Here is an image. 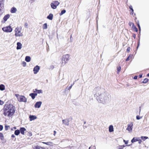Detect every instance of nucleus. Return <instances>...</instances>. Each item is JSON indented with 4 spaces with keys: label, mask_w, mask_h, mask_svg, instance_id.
Wrapping results in <instances>:
<instances>
[{
    "label": "nucleus",
    "mask_w": 149,
    "mask_h": 149,
    "mask_svg": "<svg viewBox=\"0 0 149 149\" xmlns=\"http://www.w3.org/2000/svg\"><path fill=\"white\" fill-rule=\"evenodd\" d=\"M130 10L131 11V14L133 15L134 13V10L133 9L131 5L129 6V7Z\"/></svg>",
    "instance_id": "25"
},
{
    "label": "nucleus",
    "mask_w": 149,
    "mask_h": 149,
    "mask_svg": "<svg viewBox=\"0 0 149 149\" xmlns=\"http://www.w3.org/2000/svg\"><path fill=\"white\" fill-rule=\"evenodd\" d=\"M31 60V58L30 56H26L25 58V61L27 62H29Z\"/></svg>",
    "instance_id": "20"
},
{
    "label": "nucleus",
    "mask_w": 149,
    "mask_h": 149,
    "mask_svg": "<svg viewBox=\"0 0 149 149\" xmlns=\"http://www.w3.org/2000/svg\"><path fill=\"white\" fill-rule=\"evenodd\" d=\"M132 36L134 38V39H135L136 38V35L134 33L133 34Z\"/></svg>",
    "instance_id": "51"
},
{
    "label": "nucleus",
    "mask_w": 149,
    "mask_h": 149,
    "mask_svg": "<svg viewBox=\"0 0 149 149\" xmlns=\"http://www.w3.org/2000/svg\"><path fill=\"white\" fill-rule=\"evenodd\" d=\"M93 93L94 97L99 102L106 104L108 102V93L104 91L100 87L95 88L93 90Z\"/></svg>",
    "instance_id": "1"
},
{
    "label": "nucleus",
    "mask_w": 149,
    "mask_h": 149,
    "mask_svg": "<svg viewBox=\"0 0 149 149\" xmlns=\"http://www.w3.org/2000/svg\"><path fill=\"white\" fill-rule=\"evenodd\" d=\"M17 9L15 7H13L11 9L10 12L12 13H15L17 11Z\"/></svg>",
    "instance_id": "18"
},
{
    "label": "nucleus",
    "mask_w": 149,
    "mask_h": 149,
    "mask_svg": "<svg viewBox=\"0 0 149 149\" xmlns=\"http://www.w3.org/2000/svg\"><path fill=\"white\" fill-rule=\"evenodd\" d=\"M131 24H132V28L134 29V31L136 32H137L138 31V29L135 26L134 24L132 22H129V25L130 26H131Z\"/></svg>",
    "instance_id": "11"
},
{
    "label": "nucleus",
    "mask_w": 149,
    "mask_h": 149,
    "mask_svg": "<svg viewBox=\"0 0 149 149\" xmlns=\"http://www.w3.org/2000/svg\"><path fill=\"white\" fill-rule=\"evenodd\" d=\"M136 24H137V26L138 27L139 30V33L140 34V33H141V27H140V24H139V20H138Z\"/></svg>",
    "instance_id": "26"
},
{
    "label": "nucleus",
    "mask_w": 149,
    "mask_h": 149,
    "mask_svg": "<svg viewBox=\"0 0 149 149\" xmlns=\"http://www.w3.org/2000/svg\"><path fill=\"white\" fill-rule=\"evenodd\" d=\"M53 15L52 13H50L49 15L47 16V18L48 19L50 20H52L53 19Z\"/></svg>",
    "instance_id": "19"
},
{
    "label": "nucleus",
    "mask_w": 149,
    "mask_h": 149,
    "mask_svg": "<svg viewBox=\"0 0 149 149\" xmlns=\"http://www.w3.org/2000/svg\"><path fill=\"white\" fill-rule=\"evenodd\" d=\"M89 149H96L95 146H91L89 147Z\"/></svg>",
    "instance_id": "39"
},
{
    "label": "nucleus",
    "mask_w": 149,
    "mask_h": 149,
    "mask_svg": "<svg viewBox=\"0 0 149 149\" xmlns=\"http://www.w3.org/2000/svg\"><path fill=\"white\" fill-rule=\"evenodd\" d=\"M63 123L65 125L68 126L69 125L70 118H66L62 120Z\"/></svg>",
    "instance_id": "10"
},
{
    "label": "nucleus",
    "mask_w": 149,
    "mask_h": 149,
    "mask_svg": "<svg viewBox=\"0 0 149 149\" xmlns=\"http://www.w3.org/2000/svg\"><path fill=\"white\" fill-rule=\"evenodd\" d=\"M138 143H139V144H141L142 142V141L141 139H138Z\"/></svg>",
    "instance_id": "49"
},
{
    "label": "nucleus",
    "mask_w": 149,
    "mask_h": 149,
    "mask_svg": "<svg viewBox=\"0 0 149 149\" xmlns=\"http://www.w3.org/2000/svg\"><path fill=\"white\" fill-rule=\"evenodd\" d=\"M39 147V146H36V149H38V148Z\"/></svg>",
    "instance_id": "59"
},
{
    "label": "nucleus",
    "mask_w": 149,
    "mask_h": 149,
    "mask_svg": "<svg viewBox=\"0 0 149 149\" xmlns=\"http://www.w3.org/2000/svg\"><path fill=\"white\" fill-rule=\"evenodd\" d=\"M69 55L67 54L63 55L62 57V61H64V64H65L69 60Z\"/></svg>",
    "instance_id": "6"
},
{
    "label": "nucleus",
    "mask_w": 149,
    "mask_h": 149,
    "mask_svg": "<svg viewBox=\"0 0 149 149\" xmlns=\"http://www.w3.org/2000/svg\"><path fill=\"white\" fill-rule=\"evenodd\" d=\"M138 38H139V39L138 40V41L137 42V45L136 47V50L138 49L140 45V35H139Z\"/></svg>",
    "instance_id": "27"
},
{
    "label": "nucleus",
    "mask_w": 149,
    "mask_h": 149,
    "mask_svg": "<svg viewBox=\"0 0 149 149\" xmlns=\"http://www.w3.org/2000/svg\"><path fill=\"white\" fill-rule=\"evenodd\" d=\"M136 119L137 120H140V119L142 118V117H140L139 115H137L136 116Z\"/></svg>",
    "instance_id": "40"
},
{
    "label": "nucleus",
    "mask_w": 149,
    "mask_h": 149,
    "mask_svg": "<svg viewBox=\"0 0 149 149\" xmlns=\"http://www.w3.org/2000/svg\"><path fill=\"white\" fill-rule=\"evenodd\" d=\"M13 128H14V129H16L17 128L16 127H14L13 128H11V130H13Z\"/></svg>",
    "instance_id": "58"
},
{
    "label": "nucleus",
    "mask_w": 149,
    "mask_h": 149,
    "mask_svg": "<svg viewBox=\"0 0 149 149\" xmlns=\"http://www.w3.org/2000/svg\"><path fill=\"white\" fill-rule=\"evenodd\" d=\"M32 1V2H33L35 0H31Z\"/></svg>",
    "instance_id": "62"
},
{
    "label": "nucleus",
    "mask_w": 149,
    "mask_h": 149,
    "mask_svg": "<svg viewBox=\"0 0 149 149\" xmlns=\"http://www.w3.org/2000/svg\"><path fill=\"white\" fill-rule=\"evenodd\" d=\"M74 83H73V84H71L70 86L69 87H67L66 88V89H68V90H70L71 89V88L72 87V86L74 85Z\"/></svg>",
    "instance_id": "37"
},
{
    "label": "nucleus",
    "mask_w": 149,
    "mask_h": 149,
    "mask_svg": "<svg viewBox=\"0 0 149 149\" xmlns=\"http://www.w3.org/2000/svg\"><path fill=\"white\" fill-rule=\"evenodd\" d=\"M4 137L3 133L0 132V139L1 140H3L4 139Z\"/></svg>",
    "instance_id": "31"
},
{
    "label": "nucleus",
    "mask_w": 149,
    "mask_h": 149,
    "mask_svg": "<svg viewBox=\"0 0 149 149\" xmlns=\"http://www.w3.org/2000/svg\"><path fill=\"white\" fill-rule=\"evenodd\" d=\"M10 17V15L9 14H7L3 18V20L1 21L2 23H5L7 19L9 18Z\"/></svg>",
    "instance_id": "9"
},
{
    "label": "nucleus",
    "mask_w": 149,
    "mask_h": 149,
    "mask_svg": "<svg viewBox=\"0 0 149 149\" xmlns=\"http://www.w3.org/2000/svg\"><path fill=\"white\" fill-rule=\"evenodd\" d=\"M38 149H45V148H43L42 147H39L38 148Z\"/></svg>",
    "instance_id": "54"
},
{
    "label": "nucleus",
    "mask_w": 149,
    "mask_h": 149,
    "mask_svg": "<svg viewBox=\"0 0 149 149\" xmlns=\"http://www.w3.org/2000/svg\"><path fill=\"white\" fill-rule=\"evenodd\" d=\"M121 69V68L120 65H118L117 68V74H118L119 72H120Z\"/></svg>",
    "instance_id": "33"
},
{
    "label": "nucleus",
    "mask_w": 149,
    "mask_h": 149,
    "mask_svg": "<svg viewBox=\"0 0 149 149\" xmlns=\"http://www.w3.org/2000/svg\"><path fill=\"white\" fill-rule=\"evenodd\" d=\"M19 28L18 27L15 29V36L16 37L22 36L23 35L22 33H21V31L19 30Z\"/></svg>",
    "instance_id": "5"
},
{
    "label": "nucleus",
    "mask_w": 149,
    "mask_h": 149,
    "mask_svg": "<svg viewBox=\"0 0 149 149\" xmlns=\"http://www.w3.org/2000/svg\"><path fill=\"white\" fill-rule=\"evenodd\" d=\"M10 127L9 125H5V130H8V128H10Z\"/></svg>",
    "instance_id": "38"
},
{
    "label": "nucleus",
    "mask_w": 149,
    "mask_h": 149,
    "mask_svg": "<svg viewBox=\"0 0 149 149\" xmlns=\"http://www.w3.org/2000/svg\"><path fill=\"white\" fill-rule=\"evenodd\" d=\"M137 78L138 76L136 75H135L133 79H137Z\"/></svg>",
    "instance_id": "48"
},
{
    "label": "nucleus",
    "mask_w": 149,
    "mask_h": 149,
    "mask_svg": "<svg viewBox=\"0 0 149 149\" xmlns=\"http://www.w3.org/2000/svg\"><path fill=\"white\" fill-rule=\"evenodd\" d=\"M122 146H120L117 149H123L122 147Z\"/></svg>",
    "instance_id": "53"
},
{
    "label": "nucleus",
    "mask_w": 149,
    "mask_h": 149,
    "mask_svg": "<svg viewBox=\"0 0 149 149\" xmlns=\"http://www.w3.org/2000/svg\"><path fill=\"white\" fill-rule=\"evenodd\" d=\"M20 131V133L22 135L24 134V132L26 131V129L24 127H21L20 128V130H19Z\"/></svg>",
    "instance_id": "15"
},
{
    "label": "nucleus",
    "mask_w": 149,
    "mask_h": 149,
    "mask_svg": "<svg viewBox=\"0 0 149 149\" xmlns=\"http://www.w3.org/2000/svg\"><path fill=\"white\" fill-rule=\"evenodd\" d=\"M3 128V127L2 125H0V131L2 130Z\"/></svg>",
    "instance_id": "43"
},
{
    "label": "nucleus",
    "mask_w": 149,
    "mask_h": 149,
    "mask_svg": "<svg viewBox=\"0 0 149 149\" xmlns=\"http://www.w3.org/2000/svg\"><path fill=\"white\" fill-rule=\"evenodd\" d=\"M56 132L55 131H54V136H55V134H56Z\"/></svg>",
    "instance_id": "56"
},
{
    "label": "nucleus",
    "mask_w": 149,
    "mask_h": 149,
    "mask_svg": "<svg viewBox=\"0 0 149 149\" xmlns=\"http://www.w3.org/2000/svg\"><path fill=\"white\" fill-rule=\"evenodd\" d=\"M147 76H148V77H149V73H148V74H147Z\"/></svg>",
    "instance_id": "63"
},
{
    "label": "nucleus",
    "mask_w": 149,
    "mask_h": 149,
    "mask_svg": "<svg viewBox=\"0 0 149 149\" xmlns=\"http://www.w3.org/2000/svg\"><path fill=\"white\" fill-rule=\"evenodd\" d=\"M4 103V102L0 100V105H2Z\"/></svg>",
    "instance_id": "45"
},
{
    "label": "nucleus",
    "mask_w": 149,
    "mask_h": 149,
    "mask_svg": "<svg viewBox=\"0 0 149 149\" xmlns=\"http://www.w3.org/2000/svg\"><path fill=\"white\" fill-rule=\"evenodd\" d=\"M109 130L110 132H111L113 131V127L112 125H110L109 127Z\"/></svg>",
    "instance_id": "17"
},
{
    "label": "nucleus",
    "mask_w": 149,
    "mask_h": 149,
    "mask_svg": "<svg viewBox=\"0 0 149 149\" xmlns=\"http://www.w3.org/2000/svg\"><path fill=\"white\" fill-rule=\"evenodd\" d=\"M4 1V0H0V3H3Z\"/></svg>",
    "instance_id": "52"
},
{
    "label": "nucleus",
    "mask_w": 149,
    "mask_h": 149,
    "mask_svg": "<svg viewBox=\"0 0 149 149\" xmlns=\"http://www.w3.org/2000/svg\"><path fill=\"white\" fill-rule=\"evenodd\" d=\"M40 69V67L38 65L35 66L33 69L34 73L36 74L39 72Z\"/></svg>",
    "instance_id": "8"
},
{
    "label": "nucleus",
    "mask_w": 149,
    "mask_h": 149,
    "mask_svg": "<svg viewBox=\"0 0 149 149\" xmlns=\"http://www.w3.org/2000/svg\"><path fill=\"white\" fill-rule=\"evenodd\" d=\"M43 143L47 145L52 146L53 144L52 142H43Z\"/></svg>",
    "instance_id": "28"
},
{
    "label": "nucleus",
    "mask_w": 149,
    "mask_h": 149,
    "mask_svg": "<svg viewBox=\"0 0 149 149\" xmlns=\"http://www.w3.org/2000/svg\"><path fill=\"white\" fill-rule=\"evenodd\" d=\"M37 117L35 115H30L29 116L30 120L31 121L34 120L37 118Z\"/></svg>",
    "instance_id": "16"
},
{
    "label": "nucleus",
    "mask_w": 149,
    "mask_h": 149,
    "mask_svg": "<svg viewBox=\"0 0 149 149\" xmlns=\"http://www.w3.org/2000/svg\"><path fill=\"white\" fill-rule=\"evenodd\" d=\"M2 30L5 32L10 33L12 31L13 29L10 25H9L2 28Z\"/></svg>",
    "instance_id": "3"
},
{
    "label": "nucleus",
    "mask_w": 149,
    "mask_h": 149,
    "mask_svg": "<svg viewBox=\"0 0 149 149\" xmlns=\"http://www.w3.org/2000/svg\"><path fill=\"white\" fill-rule=\"evenodd\" d=\"M28 24L27 22H25L24 24V26L25 28H28Z\"/></svg>",
    "instance_id": "46"
},
{
    "label": "nucleus",
    "mask_w": 149,
    "mask_h": 149,
    "mask_svg": "<svg viewBox=\"0 0 149 149\" xmlns=\"http://www.w3.org/2000/svg\"><path fill=\"white\" fill-rule=\"evenodd\" d=\"M130 47H128L127 50H126V51H127V52H129L130 51Z\"/></svg>",
    "instance_id": "44"
},
{
    "label": "nucleus",
    "mask_w": 149,
    "mask_h": 149,
    "mask_svg": "<svg viewBox=\"0 0 149 149\" xmlns=\"http://www.w3.org/2000/svg\"><path fill=\"white\" fill-rule=\"evenodd\" d=\"M148 80H149L148 78H146L144 79L143 81L142 82V83H146L148 81Z\"/></svg>",
    "instance_id": "35"
},
{
    "label": "nucleus",
    "mask_w": 149,
    "mask_h": 149,
    "mask_svg": "<svg viewBox=\"0 0 149 149\" xmlns=\"http://www.w3.org/2000/svg\"><path fill=\"white\" fill-rule=\"evenodd\" d=\"M15 96L17 98V100H18V98L19 97V96H20L18 94H15Z\"/></svg>",
    "instance_id": "47"
},
{
    "label": "nucleus",
    "mask_w": 149,
    "mask_h": 149,
    "mask_svg": "<svg viewBox=\"0 0 149 149\" xmlns=\"http://www.w3.org/2000/svg\"><path fill=\"white\" fill-rule=\"evenodd\" d=\"M32 135V134L31 133H30L29 134V136H31Z\"/></svg>",
    "instance_id": "60"
},
{
    "label": "nucleus",
    "mask_w": 149,
    "mask_h": 149,
    "mask_svg": "<svg viewBox=\"0 0 149 149\" xmlns=\"http://www.w3.org/2000/svg\"><path fill=\"white\" fill-rule=\"evenodd\" d=\"M29 95L31 97L32 99L33 100L35 98L34 94V93H31L29 94Z\"/></svg>",
    "instance_id": "29"
},
{
    "label": "nucleus",
    "mask_w": 149,
    "mask_h": 149,
    "mask_svg": "<svg viewBox=\"0 0 149 149\" xmlns=\"http://www.w3.org/2000/svg\"><path fill=\"white\" fill-rule=\"evenodd\" d=\"M97 19H98V18L97 17V16L96 17V20H97Z\"/></svg>",
    "instance_id": "61"
},
{
    "label": "nucleus",
    "mask_w": 149,
    "mask_h": 149,
    "mask_svg": "<svg viewBox=\"0 0 149 149\" xmlns=\"http://www.w3.org/2000/svg\"><path fill=\"white\" fill-rule=\"evenodd\" d=\"M123 142L125 144H127L128 143V141H126L125 140H123Z\"/></svg>",
    "instance_id": "42"
},
{
    "label": "nucleus",
    "mask_w": 149,
    "mask_h": 149,
    "mask_svg": "<svg viewBox=\"0 0 149 149\" xmlns=\"http://www.w3.org/2000/svg\"><path fill=\"white\" fill-rule=\"evenodd\" d=\"M133 125V124H132V125L131 124H128L126 130L128 131L129 132H130V131L131 132L132 129Z\"/></svg>",
    "instance_id": "13"
},
{
    "label": "nucleus",
    "mask_w": 149,
    "mask_h": 149,
    "mask_svg": "<svg viewBox=\"0 0 149 149\" xmlns=\"http://www.w3.org/2000/svg\"><path fill=\"white\" fill-rule=\"evenodd\" d=\"M17 46L16 49L17 50L20 49H21L22 45L20 42H18L17 43Z\"/></svg>",
    "instance_id": "14"
},
{
    "label": "nucleus",
    "mask_w": 149,
    "mask_h": 149,
    "mask_svg": "<svg viewBox=\"0 0 149 149\" xmlns=\"http://www.w3.org/2000/svg\"><path fill=\"white\" fill-rule=\"evenodd\" d=\"M47 28V24L46 23H45L43 25V29H46Z\"/></svg>",
    "instance_id": "32"
},
{
    "label": "nucleus",
    "mask_w": 149,
    "mask_h": 149,
    "mask_svg": "<svg viewBox=\"0 0 149 149\" xmlns=\"http://www.w3.org/2000/svg\"><path fill=\"white\" fill-rule=\"evenodd\" d=\"M139 139L138 137H134L131 140V142L132 143H133L136 141H138Z\"/></svg>",
    "instance_id": "21"
},
{
    "label": "nucleus",
    "mask_w": 149,
    "mask_h": 149,
    "mask_svg": "<svg viewBox=\"0 0 149 149\" xmlns=\"http://www.w3.org/2000/svg\"><path fill=\"white\" fill-rule=\"evenodd\" d=\"M142 75H143L142 74H139V78H142Z\"/></svg>",
    "instance_id": "50"
},
{
    "label": "nucleus",
    "mask_w": 149,
    "mask_h": 149,
    "mask_svg": "<svg viewBox=\"0 0 149 149\" xmlns=\"http://www.w3.org/2000/svg\"><path fill=\"white\" fill-rule=\"evenodd\" d=\"M11 137L13 138H15V136L14 134H12L11 135Z\"/></svg>",
    "instance_id": "55"
},
{
    "label": "nucleus",
    "mask_w": 149,
    "mask_h": 149,
    "mask_svg": "<svg viewBox=\"0 0 149 149\" xmlns=\"http://www.w3.org/2000/svg\"><path fill=\"white\" fill-rule=\"evenodd\" d=\"M35 90V91H33L34 93L36 92L37 93H42V90H38L37 89H36Z\"/></svg>",
    "instance_id": "24"
},
{
    "label": "nucleus",
    "mask_w": 149,
    "mask_h": 149,
    "mask_svg": "<svg viewBox=\"0 0 149 149\" xmlns=\"http://www.w3.org/2000/svg\"><path fill=\"white\" fill-rule=\"evenodd\" d=\"M133 55L132 54H130V55L128 56V57L126 59L125 61H127L129 60H130V57H131V58H132V57L133 56Z\"/></svg>",
    "instance_id": "34"
},
{
    "label": "nucleus",
    "mask_w": 149,
    "mask_h": 149,
    "mask_svg": "<svg viewBox=\"0 0 149 149\" xmlns=\"http://www.w3.org/2000/svg\"><path fill=\"white\" fill-rule=\"evenodd\" d=\"M141 138L143 141H145L146 139H148V137L146 136H141Z\"/></svg>",
    "instance_id": "36"
},
{
    "label": "nucleus",
    "mask_w": 149,
    "mask_h": 149,
    "mask_svg": "<svg viewBox=\"0 0 149 149\" xmlns=\"http://www.w3.org/2000/svg\"><path fill=\"white\" fill-rule=\"evenodd\" d=\"M26 63L25 61H23L22 62V65L23 67H25L26 65Z\"/></svg>",
    "instance_id": "41"
},
{
    "label": "nucleus",
    "mask_w": 149,
    "mask_h": 149,
    "mask_svg": "<svg viewBox=\"0 0 149 149\" xmlns=\"http://www.w3.org/2000/svg\"><path fill=\"white\" fill-rule=\"evenodd\" d=\"M5 86L3 84L0 85V90L3 91L5 89Z\"/></svg>",
    "instance_id": "23"
},
{
    "label": "nucleus",
    "mask_w": 149,
    "mask_h": 149,
    "mask_svg": "<svg viewBox=\"0 0 149 149\" xmlns=\"http://www.w3.org/2000/svg\"><path fill=\"white\" fill-rule=\"evenodd\" d=\"M65 12H66V10L65 9H63L61 11V12L60 13H59V15L60 16H61L62 15H63V14L65 13Z\"/></svg>",
    "instance_id": "30"
},
{
    "label": "nucleus",
    "mask_w": 149,
    "mask_h": 149,
    "mask_svg": "<svg viewBox=\"0 0 149 149\" xmlns=\"http://www.w3.org/2000/svg\"><path fill=\"white\" fill-rule=\"evenodd\" d=\"M20 133V131L19 130H15L14 132V134L16 136L18 135Z\"/></svg>",
    "instance_id": "22"
},
{
    "label": "nucleus",
    "mask_w": 149,
    "mask_h": 149,
    "mask_svg": "<svg viewBox=\"0 0 149 149\" xmlns=\"http://www.w3.org/2000/svg\"><path fill=\"white\" fill-rule=\"evenodd\" d=\"M3 114L5 116L11 117L14 114L15 111V107L13 104H5L3 109Z\"/></svg>",
    "instance_id": "2"
},
{
    "label": "nucleus",
    "mask_w": 149,
    "mask_h": 149,
    "mask_svg": "<svg viewBox=\"0 0 149 149\" xmlns=\"http://www.w3.org/2000/svg\"><path fill=\"white\" fill-rule=\"evenodd\" d=\"M72 35H71L70 36V40H71V38H72Z\"/></svg>",
    "instance_id": "64"
},
{
    "label": "nucleus",
    "mask_w": 149,
    "mask_h": 149,
    "mask_svg": "<svg viewBox=\"0 0 149 149\" xmlns=\"http://www.w3.org/2000/svg\"><path fill=\"white\" fill-rule=\"evenodd\" d=\"M18 101L20 102H26L27 101L26 98L24 96H20L18 98Z\"/></svg>",
    "instance_id": "7"
},
{
    "label": "nucleus",
    "mask_w": 149,
    "mask_h": 149,
    "mask_svg": "<svg viewBox=\"0 0 149 149\" xmlns=\"http://www.w3.org/2000/svg\"><path fill=\"white\" fill-rule=\"evenodd\" d=\"M42 104V102L41 101H38L36 102L34 105V107L36 108H39Z\"/></svg>",
    "instance_id": "12"
},
{
    "label": "nucleus",
    "mask_w": 149,
    "mask_h": 149,
    "mask_svg": "<svg viewBox=\"0 0 149 149\" xmlns=\"http://www.w3.org/2000/svg\"><path fill=\"white\" fill-rule=\"evenodd\" d=\"M37 93H34V94L35 97L37 95Z\"/></svg>",
    "instance_id": "57"
},
{
    "label": "nucleus",
    "mask_w": 149,
    "mask_h": 149,
    "mask_svg": "<svg viewBox=\"0 0 149 149\" xmlns=\"http://www.w3.org/2000/svg\"><path fill=\"white\" fill-rule=\"evenodd\" d=\"M59 2L58 1H53L51 4V7L53 9H55L56 8L57 6L59 5Z\"/></svg>",
    "instance_id": "4"
}]
</instances>
